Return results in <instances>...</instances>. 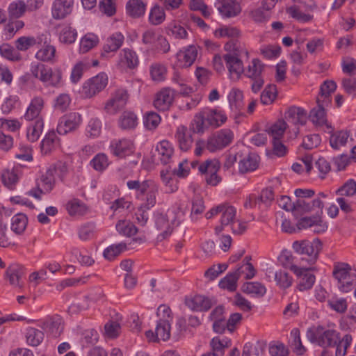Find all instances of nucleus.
Returning a JSON list of instances; mask_svg holds the SVG:
<instances>
[{
	"label": "nucleus",
	"mask_w": 356,
	"mask_h": 356,
	"mask_svg": "<svg viewBox=\"0 0 356 356\" xmlns=\"http://www.w3.org/2000/svg\"><path fill=\"white\" fill-rule=\"evenodd\" d=\"M59 144V138L54 131H49L41 142L40 148L43 154H49Z\"/></svg>",
	"instance_id": "c9c22d12"
},
{
	"label": "nucleus",
	"mask_w": 356,
	"mask_h": 356,
	"mask_svg": "<svg viewBox=\"0 0 356 356\" xmlns=\"http://www.w3.org/2000/svg\"><path fill=\"white\" fill-rule=\"evenodd\" d=\"M48 335L57 338L61 335L64 330V321L59 315L47 317L41 325Z\"/></svg>",
	"instance_id": "2eb2a0df"
},
{
	"label": "nucleus",
	"mask_w": 356,
	"mask_h": 356,
	"mask_svg": "<svg viewBox=\"0 0 356 356\" xmlns=\"http://www.w3.org/2000/svg\"><path fill=\"white\" fill-rule=\"evenodd\" d=\"M26 8L27 6L22 0L11 2L8 8L9 17L11 19L20 18L26 13Z\"/></svg>",
	"instance_id": "a18cd8bd"
},
{
	"label": "nucleus",
	"mask_w": 356,
	"mask_h": 356,
	"mask_svg": "<svg viewBox=\"0 0 356 356\" xmlns=\"http://www.w3.org/2000/svg\"><path fill=\"white\" fill-rule=\"evenodd\" d=\"M26 339L29 345L38 346L44 339V333L38 329L30 327L26 330Z\"/></svg>",
	"instance_id": "603ef678"
},
{
	"label": "nucleus",
	"mask_w": 356,
	"mask_h": 356,
	"mask_svg": "<svg viewBox=\"0 0 356 356\" xmlns=\"http://www.w3.org/2000/svg\"><path fill=\"white\" fill-rule=\"evenodd\" d=\"M90 67V63L84 60L76 63L72 70L70 76L72 82L74 83L79 82L82 77L83 72L88 70Z\"/></svg>",
	"instance_id": "13d9d810"
},
{
	"label": "nucleus",
	"mask_w": 356,
	"mask_h": 356,
	"mask_svg": "<svg viewBox=\"0 0 356 356\" xmlns=\"http://www.w3.org/2000/svg\"><path fill=\"white\" fill-rule=\"evenodd\" d=\"M118 123L122 129H133L138 124V118L134 112L126 111L120 116Z\"/></svg>",
	"instance_id": "e433bc0d"
},
{
	"label": "nucleus",
	"mask_w": 356,
	"mask_h": 356,
	"mask_svg": "<svg viewBox=\"0 0 356 356\" xmlns=\"http://www.w3.org/2000/svg\"><path fill=\"white\" fill-rule=\"evenodd\" d=\"M230 344L231 341L227 339H220L218 337H214L210 342L212 350L203 354L202 356H223L225 349L227 348Z\"/></svg>",
	"instance_id": "2f4dec72"
},
{
	"label": "nucleus",
	"mask_w": 356,
	"mask_h": 356,
	"mask_svg": "<svg viewBox=\"0 0 356 356\" xmlns=\"http://www.w3.org/2000/svg\"><path fill=\"white\" fill-rule=\"evenodd\" d=\"M340 333L334 329H327L323 325H313L307 330L306 337L312 343L323 348L335 347L339 342Z\"/></svg>",
	"instance_id": "20e7f679"
},
{
	"label": "nucleus",
	"mask_w": 356,
	"mask_h": 356,
	"mask_svg": "<svg viewBox=\"0 0 356 356\" xmlns=\"http://www.w3.org/2000/svg\"><path fill=\"white\" fill-rule=\"evenodd\" d=\"M173 152L172 144L168 140H162L156 145L153 157H157L162 164L167 165L171 162Z\"/></svg>",
	"instance_id": "393cba45"
},
{
	"label": "nucleus",
	"mask_w": 356,
	"mask_h": 356,
	"mask_svg": "<svg viewBox=\"0 0 356 356\" xmlns=\"http://www.w3.org/2000/svg\"><path fill=\"white\" fill-rule=\"evenodd\" d=\"M22 176L21 166H15L12 169H6L2 172L1 180L6 187L13 189Z\"/></svg>",
	"instance_id": "a878e982"
},
{
	"label": "nucleus",
	"mask_w": 356,
	"mask_h": 356,
	"mask_svg": "<svg viewBox=\"0 0 356 356\" xmlns=\"http://www.w3.org/2000/svg\"><path fill=\"white\" fill-rule=\"evenodd\" d=\"M174 97L173 90L170 88H164L156 94L154 100V106L159 111H167L171 106Z\"/></svg>",
	"instance_id": "4be33fe9"
},
{
	"label": "nucleus",
	"mask_w": 356,
	"mask_h": 356,
	"mask_svg": "<svg viewBox=\"0 0 356 356\" xmlns=\"http://www.w3.org/2000/svg\"><path fill=\"white\" fill-rule=\"evenodd\" d=\"M320 100H317V107L314 108L310 113V118L312 121L318 126L325 125L327 129H330L329 132L332 131V127L327 123L325 115V108L328 106L330 104H323V102H320Z\"/></svg>",
	"instance_id": "bb28decb"
},
{
	"label": "nucleus",
	"mask_w": 356,
	"mask_h": 356,
	"mask_svg": "<svg viewBox=\"0 0 356 356\" xmlns=\"http://www.w3.org/2000/svg\"><path fill=\"white\" fill-rule=\"evenodd\" d=\"M0 55L10 60L19 61L21 56L13 47L8 43H3L0 45Z\"/></svg>",
	"instance_id": "e2e57ef3"
},
{
	"label": "nucleus",
	"mask_w": 356,
	"mask_h": 356,
	"mask_svg": "<svg viewBox=\"0 0 356 356\" xmlns=\"http://www.w3.org/2000/svg\"><path fill=\"white\" fill-rule=\"evenodd\" d=\"M127 186L129 189L135 191L136 199L142 202L141 208L151 209L155 206L159 186L154 180H129Z\"/></svg>",
	"instance_id": "f03ea898"
},
{
	"label": "nucleus",
	"mask_w": 356,
	"mask_h": 356,
	"mask_svg": "<svg viewBox=\"0 0 356 356\" xmlns=\"http://www.w3.org/2000/svg\"><path fill=\"white\" fill-rule=\"evenodd\" d=\"M215 7L222 18L234 17L241 12V4L237 0H216Z\"/></svg>",
	"instance_id": "4468645a"
},
{
	"label": "nucleus",
	"mask_w": 356,
	"mask_h": 356,
	"mask_svg": "<svg viewBox=\"0 0 356 356\" xmlns=\"http://www.w3.org/2000/svg\"><path fill=\"white\" fill-rule=\"evenodd\" d=\"M239 277L236 272L228 273L219 282V286L222 289H227L229 291H234L237 287V281Z\"/></svg>",
	"instance_id": "680f3d73"
},
{
	"label": "nucleus",
	"mask_w": 356,
	"mask_h": 356,
	"mask_svg": "<svg viewBox=\"0 0 356 356\" xmlns=\"http://www.w3.org/2000/svg\"><path fill=\"white\" fill-rule=\"evenodd\" d=\"M337 89V83L332 80L325 81L320 87V93L317 97V100L323 102V104H330V95Z\"/></svg>",
	"instance_id": "473e14b6"
},
{
	"label": "nucleus",
	"mask_w": 356,
	"mask_h": 356,
	"mask_svg": "<svg viewBox=\"0 0 356 356\" xmlns=\"http://www.w3.org/2000/svg\"><path fill=\"white\" fill-rule=\"evenodd\" d=\"M124 37L120 32L113 33L106 40L103 47L102 56H105L106 54L118 51L124 42Z\"/></svg>",
	"instance_id": "7c9ffc66"
},
{
	"label": "nucleus",
	"mask_w": 356,
	"mask_h": 356,
	"mask_svg": "<svg viewBox=\"0 0 356 356\" xmlns=\"http://www.w3.org/2000/svg\"><path fill=\"white\" fill-rule=\"evenodd\" d=\"M197 56V47L194 45H191L184 51L181 50L177 53V65L181 67H189L195 62Z\"/></svg>",
	"instance_id": "cd10ccee"
},
{
	"label": "nucleus",
	"mask_w": 356,
	"mask_h": 356,
	"mask_svg": "<svg viewBox=\"0 0 356 356\" xmlns=\"http://www.w3.org/2000/svg\"><path fill=\"white\" fill-rule=\"evenodd\" d=\"M264 70V65L258 58H254L248 66L247 69H244L245 75L252 79L261 76Z\"/></svg>",
	"instance_id": "c03bdc74"
},
{
	"label": "nucleus",
	"mask_w": 356,
	"mask_h": 356,
	"mask_svg": "<svg viewBox=\"0 0 356 356\" xmlns=\"http://www.w3.org/2000/svg\"><path fill=\"white\" fill-rule=\"evenodd\" d=\"M41 42L42 39L40 37L22 36L15 40V46L18 51H26L29 48L37 44H40Z\"/></svg>",
	"instance_id": "ea45409f"
},
{
	"label": "nucleus",
	"mask_w": 356,
	"mask_h": 356,
	"mask_svg": "<svg viewBox=\"0 0 356 356\" xmlns=\"http://www.w3.org/2000/svg\"><path fill=\"white\" fill-rule=\"evenodd\" d=\"M165 19V13L162 7L154 5L149 14V22L151 24L157 26L161 24Z\"/></svg>",
	"instance_id": "5fc2aeb1"
},
{
	"label": "nucleus",
	"mask_w": 356,
	"mask_h": 356,
	"mask_svg": "<svg viewBox=\"0 0 356 356\" xmlns=\"http://www.w3.org/2000/svg\"><path fill=\"white\" fill-rule=\"evenodd\" d=\"M220 214V225L216 226L215 228L216 234H219L223 230L224 226L231 225L232 223L234 222L236 220V209L229 204H222Z\"/></svg>",
	"instance_id": "b1692460"
},
{
	"label": "nucleus",
	"mask_w": 356,
	"mask_h": 356,
	"mask_svg": "<svg viewBox=\"0 0 356 356\" xmlns=\"http://www.w3.org/2000/svg\"><path fill=\"white\" fill-rule=\"evenodd\" d=\"M332 275L337 280L339 289L343 293L350 291L356 283V275L351 272V268L348 264H335Z\"/></svg>",
	"instance_id": "0eeeda50"
},
{
	"label": "nucleus",
	"mask_w": 356,
	"mask_h": 356,
	"mask_svg": "<svg viewBox=\"0 0 356 356\" xmlns=\"http://www.w3.org/2000/svg\"><path fill=\"white\" fill-rule=\"evenodd\" d=\"M44 101L42 97H36L33 98L29 107L26 109V112L24 115V118L26 120H35L38 118V116L43 108Z\"/></svg>",
	"instance_id": "72a5a7b5"
},
{
	"label": "nucleus",
	"mask_w": 356,
	"mask_h": 356,
	"mask_svg": "<svg viewBox=\"0 0 356 356\" xmlns=\"http://www.w3.org/2000/svg\"><path fill=\"white\" fill-rule=\"evenodd\" d=\"M109 147L111 152L120 158L130 155L134 152L133 142L127 138L113 140Z\"/></svg>",
	"instance_id": "f3484780"
},
{
	"label": "nucleus",
	"mask_w": 356,
	"mask_h": 356,
	"mask_svg": "<svg viewBox=\"0 0 356 356\" xmlns=\"http://www.w3.org/2000/svg\"><path fill=\"white\" fill-rule=\"evenodd\" d=\"M238 171L244 174L255 170L259 161V156L255 153H248L243 155L242 153L238 154Z\"/></svg>",
	"instance_id": "412c9836"
},
{
	"label": "nucleus",
	"mask_w": 356,
	"mask_h": 356,
	"mask_svg": "<svg viewBox=\"0 0 356 356\" xmlns=\"http://www.w3.org/2000/svg\"><path fill=\"white\" fill-rule=\"evenodd\" d=\"M286 12L292 18L300 22H308L312 19L311 15L302 13L300 8L296 5L287 8Z\"/></svg>",
	"instance_id": "338daca9"
},
{
	"label": "nucleus",
	"mask_w": 356,
	"mask_h": 356,
	"mask_svg": "<svg viewBox=\"0 0 356 356\" xmlns=\"http://www.w3.org/2000/svg\"><path fill=\"white\" fill-rule=\"evenodd\" d=\"M294 251L300 254V264L313 266L316 262L318 254L322 249V243L318 238L312 241L308 240L296 241L292 245Z\"/></svg>",
	"instance_id": "39448f33"
},
{
	"label": "nucleus",
	"mask_w": 356,
	"mask_h": 356,
	"mask_svg": "<svg viewBox=\"0 0 356 356\" xmlns=\"http://www.w3.org/2000/svg\"><path fill=\"white\" fill-rule=\"evenodd\" d=\"M285 118L295 125H304L307 120V112L302 108L291 106L284 114Z\"/></svg>",
	"instance_id": "c756f323"
},
{
	"label": "nucleus",
	"mask_w": 356,
	"mask_h": 356,
	"mask_svg": "<svg viewBox=\"0 0 356 356\" xmlns=\"http://www.w3.org/2000/svg\"><path fill=\"white\" fill-rule=\"evenodd\" d=\"M38 186H41L44 193H49L52 191L55 185V178L54 170H48L43 174L40 181L37 184Z\"/></svg>",
	"instance_id": "49530a36"
},
{
	"label": "nucleus",
	"mask_w": 356,
	"mask_h": 356,
	"mask_svg": "<svg viewBox=\"0 0 356 356\" xmlns=\"http://www.w3.org/2000/svg\"><path fill=\"white\" fill-rule=\"evenodd\" d=\"M82 122L81 114L72 112L63 115L58 121L56 131L60 135H65L76 130Z\"/></svg>",
	"instance_id": "9d476101"
},
{
	"label": "nucleus",
	"mask_w": 356,
	"mask_h": 356,
	"mask_svg": "<svg viewBox=\"0 0 356 356\" xmlns=\"http://www.w3.org/2000/svg\"><path fill=\"white\" fill-rule=\"evenodd\" d=\"M150 76L153 81L161 82L165 79L167 67L159 63H154L149 67Z\"/></svg>",
	"instance_id": "8fccbe9b"
},
{
	"label": "nucleus",
	"mask_w": 356,
	"mask_h": 356,
	"mask_svg": "<svg viewBox=\"0 0 356 356\" xmlns=\"http://www.w3.org/2000/svg\"><path fill=\"white\" fill-rule=\"evenodd\" d=\"M216 303L213 299L202 295H196L185 299L186 305L193 311L207 312Z\"/></svg>",
	"instance_id": "dca6fc26"
},
{
	"label": "nucleus",
	"mask_w": 356,
	"mask_h": 356,
	"mask_svg": "<svg viewBox=\"0 0 356 356\" xmlns=\"http://www.w3.org/2000/svg\"><path fill=\"white\" fill-rule=\"evenodd\" d=\"M108 76L105 73H99L83 83V92L86 97H92L106 86Z\"/></svg>",
	"instance_id": "ddd939ff"
},
{
	"label": "nucleus",
	"mask_w": 356,
	"mask_h": 356,
	"mask_svg": "<svg viewBox=\"0 0 356 356\" xmlns=\"http://www.w3.org/2000/svg\"><path fill=\"white\" fill-rule=\"evenodd\" d=\"M353 337L350 334H346L341 339L339 337V342L335 346V356H345L347 353V349L352 343Z\"/></svg>",
	"instance_id": "0e129e2a"
},
{
	"label": "nucleus",
	"mask_w": 356,
	"mask_h": 356,
	"mask_svg": "<svg viewBox=\"0 0 356 356\" xmlns=\"http://www.w3.org/2000/svg\"><path fill=\"white\" fill-rule=\"evenodd\" d=\"M171 322L168 320H158L156 326V337L163 341H167L170 337Z\"/></svg>",
	"instance_id": "864d4df0"
},
{
	"label": "nucleus",
	"mask_w": 356,
	"mask_h": 356,
	"mask_svg": "<svg viewBox=\"0 0 356 356\" xmlns=\"http://www.w3.org/2000/svg\"><path fill=\"white\" fill-rule=\"evenodd\" d=\"M129 99V94L124 89L120 88L116 90L111 98L106 102L104 106L105 111L114 115L125 106Z\"/></svg>",
	"instance_id": "9b49d317"
},
{
	"label": "nucleus",
	"mask_w": 356,
	"mask_h": 356,
	"mask_svg": "<svg viewBox=\"0 0 356 356\" xmlns=\"http://www.w3.org/2000/svg\"><path fill=\"white\" fill-rule=\"evenodd\" d=\"M220 169V162L218 160H207L198 165V171L206 174L205 180L207 184L217 186L221 181V177L217 175Z\"/></svg>",
	"instance_id": "f8f14e48"
},
{
	"label": "nucleus",
	"mask_w": 356,
	"mask_h": 356,
	"mask_svg": "<svg viewBox=\"0 0 356 356\" xmlns=\"http://www.w3.org/2000/svg\"><path fill=\"white\" fill-rule=\"evenodd\" d=\"M116 229L120 234L127 236H134L138 232L133 223L125 220H119L116 224Z\"/></svg>",
	"instance_id": "69168bd1"
},
{
	"label": "nucleus",
	"mask_w": 356,
	"mask_h": 356,
	"mask_svg": "<svg viewBox=\"0 0 356 356\" xmlns=\"http://www.w3.org/2000/svg\"><path fill=\"white\" fill-rule=\"evenodd\" d=\"M30 72L31 75L47 86H58L62 79V71L59 68L52 69L40 63H32Z\"/></svg>",
	"instance_id": "423d86ee"
},
{
	"label": "nucleus",
	"mask_w": 356,
	"mask_h": 356,
	"mask_svg": "<svg viewBox=\"0 0 356 356\" xmlns=\"http://www.w3.org/2000/svg\"><path fill=\"white\" fill-rule=\"evenodd\" d=\"M155 226L158 230L162 231L157 236V241H162L167 238L172 232V227L165 213L156 211L154 214Z\"/></svg>",
	"instance_id": "6ab92c4d"
},
{
	"label": "nucleus",
	"mask_w": 356,
	"mask_h": 356,
	"mask_svg": "<svg viewBox=\"0 0 356 356\" xmlns=\"http://www.w3.org/2000/svg\"><path fill=\"white\" fill-rule=\"evenodd\" d=\"M349 134L346 131H338L331 134L330 138V146L334 149H339L344 146L348 139Z\"/></svg>",
	"instance_id": "de8ad7c7"
},
{
	"label": "nucleus",
	"mask_w": 356,
	"mask_h": 356,
	"mask_svg": "<svg viewBox=\"0 0 356 356\" xmlns=\"http://www.w3.org/2000/svg\"><path fill=\"white\" fill-rule=\"evenodd\" d=\"M99 42L98 37L93 33L86 34L80 42V51L86 53L95 47Z\"/></svg>",
	"instance_id": "052dcab7"
},
{
	"label": "nucleus",
	"mask_w": 356,
	"mask_h": 356,
	"mask_svg": "<svg viewBox=\"0 0 356 356\" xmlns=\"http://www.w3.org/2000/svg\"><path fill=\"white\" fill-rule=\"evenodd\" d=\"M234 140V133L229 129H222L207 138L208 150L215 152L229 146Z\"/></svg>",
	"instance_id": "1a4fd4ad"
},
{
	"label": "nucleus",
	"mask_w": 356,
	"mask_h": 356,
	"mask_svg": "<svg viewBox=\"0 0 356 356\" xmlns=\"http://www.w3.org/2000/svg\"><path fill=\"white\" fill-rule=\"evenodd\" d=\"M250 257H245L243 261V264L235 270L238 277L241 275H245V278L246 280H250L254 277L256 270L253 265L250 262Z\"/></svg>",
	"instance_id": "09e8293b"
},
{
	"label": "nucleus",
	"mask_w": 356,
	"mask_h": 356,
	"mask_svg": "<svg viewBox=\"0 0 356 356\" xmlns=\"http://www.w3.org/2000/svg\"><path fill=\"white\" fill-rule=\"evenodd\" d=\"M59 40L64 44L74 43L77 37L75 29L69 24H62L58 26Z\"/></svg>",
	"instance_id": "f704fd0d"
},
{
	"label": "nucleus",
	"mask_w": 356,
	"mask_h": 356,
	"mask_svg": "<svg viewBox=\"0 0 356 356\" xmlns=\"http://www.w3.org/2000/svg\"><path fill=\"white\" fill-rule=\"evenodd\" d=\"M28 223L26 215L19 213L12 218L11 229L17 234H21L25 230Z\"/></svg>",
	"instance_id": "3c124183"
},
{
	"label": "nucleus",
	"mask_w": 356,
	"mask_h": 356,
	"mask_svg": "<svg viewBox=\"0 0 356 356\" xmlns=\"http://www.w3.org/2000/svg\"><path fill=\"white\" fill-rule=\"evenodd\" d=\"M268 273L274 276V280L277 285L283 289L290 287L293 282V278L285 270H280L274 272L273 270H268Z\"/></svg>",
	"instance_id": "a19ab883"
},
{
	"label": "nucleus",
	"mask_w": 356,
	"mask_h": 356,
	"mask_svg": "<svg viewBox=\"0 0 356 356\" xmlns=\"http://www.w3.org/2000/svg\"><path fill=\"white\" fill-rule=\"evenodd\" d=\"M290 268L298 277V284L296 287L300 291H307L312 288L316 281V277L312 273V271L316 270V268L314 265L302 264L301 266L291 265Z\"/></svg>",
	"instance_id": "6e6552de"
},
{
	"label": "nucleus",
	"mask_w": 356,
	"mask_h": 356,
	"mask_svg": "<svg viewBox=\"0 0 356 356\" xmlns=\"http://www.w3.org/2000/svg\"><path fill=\"white\" fill-rule=\"evenodd\" d=\"M73 7L74 0H54L51 6L52 17L63 19L72 13Z\"/></svg>",
	"instance_id": "a211bd4d"
},
{
	"label": "nucleus",
	"mask_w": 356,
	"mask_h": 356,
	"mask_svg": "<svg viewBox=\"0 0 356 356\" xmlns=\"http://www.w3.org/2000/svg\"><path fill=\"white\" fill-rule=\"evenodd\" d=\"M127 13L133 17L143 16L146 10V4L142 0H129L126 5Z\"/></svg>",
	"instance_id": "58836bf2"
},
{
	"label": "nucleus",
	"mask_w": 356,
	"mask_h": 356,
	"mask_svg": "<svg viewBox=\"0 0 356 356\" xmlns=\"http://www.w3.org/2000/svg\"><path fill=\"white\" fill-rule=\"evenodd\" d=\"M243 92L238 88H232L228 95L229 106L232 110L236 111H239L243 108Z\"/></svg>",
	"instance_id": "79ce46f5"
},
{
	"label": "nucleus",
	"mask_w": 356,
	"mask_h": 356,
	"mask_svg": "<svg viewBox=\"0 0 356 356\" xmlns=\"http://www.w3.org/2000/svg\"><path fill=\"white\" fill-rule=\"evenodd\" d=\"M244 293L255 297H262L266 292V289L262 284L257 282H250L243 284Z\"/></svg>",
	"instance_id": "37998d69"
},
{
	"label": "nucleus",
	"mask_w": 356,
	"mask_h": 356,
	"mask_svg": "<svg viewBox=\"0 0 356 356\" xmlns=\"http://www.w3.org/2000/svg\"><path fill=\"white\" fill-rule=\"evenodd\" d=\"M227 116L222 111L204 108L196 113L191 122L194 133L203 134L209 127H218L227 121Z\"/></svg>",
	"instance_id": "7ed1b4c3"
},
{
	"label": "nucleus",
	"mask_w": 356,
	"mask_h": 356,
	"mask_svg": "<svg viewBox=\"0 0 356 356\" xmlns=\"http://www.w3.org/2000/svg\"><path fill=\"white\" fill-rule=\"evenodd\" d=\"M66 209L70 216H81L86 212L87 207L86 204L79 199H74L67 202Z\"/></svg>",
	"instance_id": "4d7b16f0"
},
{
	"label": "nucleus",
	"mask_w": 356,
	"mask_h": 356,
	"mask_svg": "<svg viewBox=\"0 0 356 356\" xmlns=\"http://www.w3.org/2000/svg\"><path fill=\"white\" fill-rule=\"evenodd\" d=\"M224 48L227 53L223 55V60L228 70L229 79L237 81L244 72L242 58H248V51L244 47L232 41L227 42Z\"/></svg>",
	"instance_id": "f257e3e1"
},
{
	"label": "nucleus",
	"mask_w": 356,
	"mask_h": 356,
	"mask_svg": "<svg viewBox=\"0 0 356 356\" xmlns=\"http://www.w3.org/2000/svg\"><path fill=\"white\" fill-rule=\"evenodd\" d=\"M24 274L25 272L24 267L17 264H11L6 270V276L8 280L9 283L12 286L19 288H22L24 286L22 277Z\"/></svg>",
	"instance_id": "5701e85b"
},
{
	"label": "nucleus",
	"mask_w": 356,
	"mask_h": 356,
	"mask_svg": "<svg viewBox=\"0 0 356 356\" xmlns=\"http://www.w3.org/2000/svg\"><path fill=\"white\" fill-rule=\"evenodd\" d=\"M277 95L275 85H268L261 94L260 100L264 105L271 104L276 99Z\"/></svg>",
	"instance_id": "bf43d9fd"
},
{
	"label": "nucleus",
	"mask_w": 356,
	"mask_h": 356,
	"mask_svg": "<svg viewBox=\"0 0 356 356\" xmlns=\"http://www.w3.org/2000/svg\"><path fill=\"white\" fill-rule=\"evenodd\" d=\"M161 117L154 111H149L144 115L143 123L149 130L155 129L161 122Z\"/></svg>",
	"instance_id": "774afa93"
},
{
	"label": "nucleus",
	"mask_w": 356,
	"mask_h": 356,
	"mask_svg": "<svg viewBox=\"0 0 356 356\" xmlns=\"http://www.w3.org/2000/svg\"><path fill=\"white\" fill-rule=\"evenodd\" d=\"M138 63V57L134 50L125 48L120 51L118 64L120 67L134 69Z\"/></svg>",
	"instance_id": "c85d7f7f"
},
{
	"label": "nucleus",
	"mask_w": 356,
	"mask_h": 356,
	"mask_svg": "<svg viewBox=\"0 0 356 356\" xmlns=\"http://www.w3.org/2000/svg\"><path fill=\"white\" fill-rule=\"evenodd\" d=\"M287 124L284 120H279L272 124L268 129V134L272 137V140L282 139Z\"/></svg>",
	"instance_id": "6e6d98bb"
},
{
	"label": "nucleus",
	"mask_w": 356,
	"mask_h": 356,
	"mask_svg": "<svg viewBox=\"0 0 356 356\" xmlns=\"http://www.w3.org/2000/svg\"><path fill=\"white\" fill-rule=\"evenodd\" d=\"M192 133L194 132L191 129V125L189 129L184 125H180L177 128L175 136L181 150L186 152L192 147L193 143Z\"/></svg>",
	"instance_id": "aec40b11"
},
{
	"label": "nucleus",
	"mask_w": 356,
	"mask_h": 356,
	"mask_svg": "<svg viewBox=\"0 0 356 356\" xmlns=\"http://www.w3.org/2000/svg\"><path fill=\"white\" fill-rule=\"evenodd\" d=\"M44 122L42 119H37L31 123L27 127L26 138L29 141L33 143L37 141L43 130Z\"/></svg>",
	"instance_id": "4c0bfd02"
}]
</instances>
